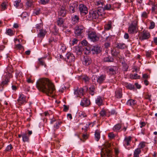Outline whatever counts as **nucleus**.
<instances>
[{
  "label": "nucleus",
  "mask_w": 157,
  "mask_h": 157,
  "mask_svg": "<svg viewBox=\"0 0 157 157\" xmlns=\"http://www.w3.org/2000/svg\"><path fill=\"white\" fill-rule=\"evenodd\" d=\"M36 87L40 91L45 93L50 96H53L52 94L55 90L53 84L50 80L46 78L39 79L36 82Z\"/></svg>",
  "instance_id": "obj_1"
},
{
  "label": "nucleus",
  "mask_w": 157,
  "mask_h": 157,
  "mask_svg": "<svg viewBox=\"0 0 157 157\" xmlns=\"http://www.w3.org/2000/svg\"><path fill=\"white\" fill-rule=\"evenodd\" d=\"M105 12L103 8L97 9L94 11H91L88 15V18L90 19H96L99 17H102L104 15Z\"/></svg>",
  "instance_id": "obj_2"
},
{
  "label": "nucleus",
  "mask_w": 157,
  "mask_h": 157,
  "mask_svg": "<svg viewBox=\"0 0 157 157\" xmlns=\"http://www.w3.org/2000/svg\"><path fill=\"white\" fill-rule=\"evenodd\" d=\"M7 73L5 75L4 77V80L3 81L1 84L4 87L5 86H7L8 83L10 82V79L12 78L13 76L12 73L13 72V69H12L11 67H9L7 69Z\"/></svg>",
  "instance_id": "obj_3"
},
{
  "label": "nucleus",
  "mask_w": 157,
  "mask_h": 157,
  "mask_svg": "<svg viewBox=\"0 0 157 157\" xmlns=\"http://www.w3.org/2000/svg\"><path fill=\"white\" fill-rule=\"evenodd\" d=\"M110 144L109 143H106L104 144L103 147L101 149V157H108L111 155L110 151Z\"/></svg>",
  "instance_id": "obj_4"
},
{
  "label": "nucleus",
  "mask_w": 157,
  "mask_h": 157,
  "mask_svg": "<svg viewBox=\"0 0 157 157\" xmlns=\"http://www.w3.org/2000/svg\"><path fill=\"white\" fill-rule=\"evenodd\" d=\"M138 21L137 19L133 21L129 25L128 32L130 34L136 33L137 32L138 27Z\"/></svg>",
  "instance_id": "obj_5"
},
{
  "label": "nucleus",
  "mask_w": 157,
  "mask_h": 157,
  "mask_svg": "<svg viewBox=\"0 0 157 157\" xmlns=\"http://www.w3.org/2000/svg\"><path fill=\"white\" fill-rule=\"evenodd\" d=\"M75 56L72 54L67 53L66 55H59V58L62 60L66 61L68 62H71L74 61Z\"/></svg>",
  "instance_id": "obj_6"
},
{
  "label": "nucleus",
  "mask_w": 157,
  "mask_h": 157,
  "mask_svg": "<svg viewBox=\"0 0 157 157\" xmlns=\"http://www.w3.org/2000/svg\"><path fill=\"white\" fill-rule=\"evenodd\" d=\"M87 33L88 38L91 40L92 41L94 42L99 40V36L95 32L89 30L87 32Z\"/></svg>",
  "instance_id": "obj_7"
},
{
  "label": "nucleus",
  "mask_w": 157,
  "mask_h": 157,
  "mask_svg": "<svg viewBox=\"0 0 157 157\" xmlns=\"http://www.w3.org/2000/svg\"><path fill=\"white\" fill-rule=\"evenodd\" d=\"M78 8L80 13L82 15H85L88 13L87 7L84 4H80Z\"/></svg>",
  "instance_id": "obj_8"
},
{
  "label": "nucleus",
  "mask_w": 157,
  "mask_h": 157,
  "mask_svg": "<svg viewBox=\"0 0 157 157\" xmlns=\"http://www.w3.org/2000/svg\"><path fill=\"white\" fill-rule=\"evenodd\" d=\"M107 71L110 74H116L118 70V67L116 66H109L107 67Z\"/></svg>",
  "instance_id": "obj_9"
},
{
  "label": "nucleus",
  "mask_w": 157,
  "mask_h": 157,
  "mask_svg": "<svg viewBox=\"0 0 157 157\" xmlns=\"http://www.w3.org/2000/svg\"><path fill=\"white\" fill-rule=\"evenodd\" d=\"M101 49L98 45L94 46L91 48V51L93 54H98L101 51Z\"/></svg>",
  "instance_id": "obj_10"
},
{
  "label": "nucleus",
  "mask_w": 157,
  "mask_h": 157,
  "mask_svg": "<svg viewBox=\"0 0 157 157\" xmlns=\"http://www.w3.org/2000/svg\"><path fill=\"white\" fill-rule=\"evenodd\" d=\"M26 97L22 94H19L17 101L19 105H21L26 102Z\"/></svg>",
  "instance_id": "obj_11"
},
{
  "label": "nucleus",
  "mask_w": 157,
  "mask_h": 157,
  "mask_svg": "<svg viewBox=\"0 0 157 157\" xmlns=\"http://www.w3.org/2000/svg\"><path fill=\"white\" fill-rule=\"evenodd\" d=\"M150 36V34L149 32L147 31L144 30L140 38L142 40H146L149 38Z\"/></svg>",
  "instance_id": "obj_12"
},
{
  "label": "nucleus",
  "mask_w": 157,
  "mask_h": 157,
  "mask_svg": "<svg viewBox=\"0 0 157 157\" xmlns=\"http://www.w3.org/2000/svg\"><path fill=\"white\" fill-rule=\"evenodd\" d=\"M84 27L82 25H79L75 28V33L77 36L80 35L83 31Z\"/></svg>",
  "instance_id": "obj_13"
},
{
  "label": "nucleus",
  "mask_w": 157,
  "mask_h": 157,
  "mask_svg": "<svg viewBox=\"0 0 157 157\" xmlns=\"http://www.w3.org/2000/svg\"><path fill=\"white\" fill-rule=\"evenodd\" d=\"M97 82L99 84L103 83L106 79V75H102L96 77Z\"/></svg>",
  "instance_id": "obj_14"
},
{
  "label": "nucleus",
  "mask_w": 157,
  "mask_h": 157,
  "mask_svg": "<svg viewBox=\"0 0 157 157\" xmlns=\"http://www.w3.org/2000/svg\"><path fill=\"white\" fill-rule=\"evenodd\" d=\"M83 90L82 88H77L75 90L74 94L77 97L80 96L81 95H83Z\"/></svg>",
  "instance_id": "obj_15"
},
{
  "label": "nucleus",
  "mask_w": 157,
  "mask_h": 157,
  "mask_svg": "<svg viewBox=\"0 0 157 157\" xmlns=\"http://www.w3.org/2000/svg\"><path fill=\"white\" fill-rule=\"evenodd\" d=\"M92 62V60L91 59L87 56L84 57V59L83 61V63L85 66H88Z\"/></svg>",
  "instance_id": "obj_16"
},
{
  "label": "nucleus",
  "mask_w": 157,
  "mask_h": 157,
  "mask_svg": "<svg viewBox=\"0 0 157 157\" xmlns=\"http://www.w3.org/2000/svg\"><path fill=\"white\" fill-rule=\"evenodd\" d=\"M78 5L77 3H75L71 4L69 7V11L70 13H74L76 10Z\"/></svg>",
  "instance_id": "obj_17"
},
{
  "label": "nucleus",
  "mask_w": 157,
  "mask_h": 157,
  "mask_svg": "<svg viewBox=\"0 0 157 157\" xmlns=\"http://www.w3.org/2000/svg\"><path fill=\"white\" fill-rule=\"evenodd\" d=\"M66 6L65 5H64V6H62L61 7L60 10L59 11V15L63 17H64L67 13Z\"/></svg>",
  "instance_id": "obj_18"
},
{
  "label": "nucleus",
  "mask_w": 157,
  "mask_h": 157,
  "mask_svg": "<svg viewBox=\"0 0 157 157\" xmlns=\"http://www.w3.org/2000/svg\"><path fill=\"white\" fill-rule=\"evenodd\" d=\"M98 67L96 65L92 64L90 66L89 69L93 73H95L98 71Z\"/></svg>",
  "instance_id": "obj_19"
},
{
  "label": "nucleus",
  "mask_w": 157,
  "mask_h": 157,
  "mask_svg": "<svg viewBox=\"0 0 157 157\" xmlns=\"http://www.w3.org/2000/svg\"><path fill=\"white\" fill-rule=\"evenodd\" d=\"M131 137L129 136L125 137L123 141L124 146L126 147L130 145V143L131 142Z\"/></svg>",
  "instance_id": "obj_20"
},
{
  "label": "nucleus",
  "mask_w": 157,
  "mask_h": 157,
  "mask_svg": "<svg viewBox=\"0 0 157 157\" xmlns=\"http://www.w3.org/2000/svg\"><path fill=\"white\" fill-rule=\"evenodd\" d=\"M90 101L86 98H84L82 101L80 105L82 106H87L90 104Z\"/></svg>",
  "instance_id": "obj_21"
},
{
  "label": "nucleus",
  "mask_w": 157,
  "mask_h": 157,
  "mask_svg": "<svg viewBox=\"0 0 157 157\" xmlns=\"http://www.w3.org/2000/svg\"><path fill=\"white\" fill-rule=\"evenodd\" d=\"M66 48L65 44H61L59 45V52L63 55V53L66 52Z\"/></svg>",
  "instance_id": "obj_22"
},
{
  "label": "nucleus",
  "mask_w": 157,
  "mask_h": 157,
  "mask_svg": "<svg viewBox=\"0 0 157 157\" xmlns=\"http://www.w3.org/2000/svg\"><path fill=\"white\" fill-rule=\"evenodd\" d=\"M112 36L107 34H104L102 36V40L104 41H109L111 39Z\"/></svg>",
  "instance_id": "obj_23"
},
{
  "label": "nucleus",
  "mask_w": 157,
  "mask_h": 157,
  "mask_svg": "<svg viewBox=\"0 0 157 157\" xmlns=\"http://www.w3.org/2000/svg\"><path fill=\"white\" fill-rule=\"evenodd\" d=\"M122 89H118L115 92V96L117 98H121L122 97Z\"/></svg>",
  "instance_id": "obj_24"
},
{
  "label": "nucleus",
  "mask_w": 157,
  "mask_h": 157,
  "mask_svg": "<svg viewBox=\"0 0 157 157\" xmlns=\"http://www.w3.org/2000/svg\"><path fill=\"white\" fill-rule=\"evenodd\" d=\"M100 116L102 117H105L107 116L109 117L110 116V114H108V112L107 110H105L104 109H102L100 112Z\"/></svg>",
  "instance_id": "obj_25"
},
{
  "label": "nucleus",
  "mask_w": 157,
  "mask_h": 157,
  "mask_svg": "<svg viewBox=\"0 0 157 157\" xmlns=\"http://www.w3.org/2000/svg\"><path fill=\"white\" fill-rule=\"evenodd\" d=\"M94 3L95 5L98 6V9L103 8L102 6L104 5V3L102 0H100L99 1H96L94 2Z\"/></svg>",
  "instance_id": "obj_26"
},
{
  "label": "nucleus",
  "mask_w": 157,
  "mask_h": 157,
  "mask_svg": "<svg viewBox=\"0 0 157 157\" xmlns=\"http://www.w3.org/2000/svg\"><path fill=\"white\" fill-rule=\"evenodd\" d=\"M84 49L81 46H76L75 48V52L78 54H81Z\"/></svg>",
  "instance_id": "obj_27"
},
{
  "label": "nucleus",
  "mask_w": 157,
  "mask_h": 157,
  "mask_svg": "<svg viewBox=\"0 0 157 157\" xmlns=\"http://www.w3.org/2000/svg\"><path fill=\"white\" fill-rule=\"evenodd\" d=\"M141 151L140 148H137L135 150L134 152V157H139V155L141 153Z\"/></svg>",
  "instance_id": "obj_28"
},
{
  "label": "nucleus",
  "mask_w": 157,
  "mask_h": 157,
  "mask_svg": "<svg viewBox=\"0 0 157 157\" xmlns=\"http://www.w3.org/2000/svg\"><path fill=\"white\" fill-rule=\"evenodd\" d=\"M121 125L120 124H117L115 125L113 128V130L115 132H118L121 129Z\"/></svg>",
  "instance_id": "obj_29"
},
{
  "label": "nucleus",
  "mask_w": 157,
  "mask_h": 157,
  "mask_svg": "<svg viewBox=\"0 0 157 157\" xmlns=\"http://www.w3.org/2000/svg\"><path fill=\"white\" fill-rule=\"evenodd\" d=\"M15 74L16 78L18 80H20L22 79L23 76L21 72L17 71Z\"/></svg>",
  "instance_id": "obj_30"
},
{
  "label": "nucleus",
  "mask_w": 157,
  "mask_h": 157,
  "mask_svg": "<svg viewBox=\"0 0 157 157\" xmlns=\"http://www.w3.org/2000/svg\"><path fill=\"white\" fill-rule=\"evenodd\" d=\"M102 100L101 97L98 96L95 100L96 103L99 106L101 105L102 103Z\"/></svg>",
  "instance_id": "obj_31"
},
{
  "label": "nucleus",
  "mask_w": 157,
  "mask_h": 157,
  "mask_svg": "<svg viewBox=\"0 0 157 157\" xmlns=\"http://www.w3.org/2000/svg\"><path fill=\"white\" fill-rule=\"evenodd\" d=\"M126 45L123 43H118L117 44L116 47L117 48L120 49H124L126 48Z\"/></svg>",
  "instance_id": "obj_32"
},
{
  "label": "nucleus",
  "mask_w": 157,
  "mask_h": 157,
  "mask_svg": "<svg viewBox=\"0 0 157 157\" xmlns=\"http://www.w3.org/2000/svg\"><path fill=\"white\" fill-rule=\"evenodd\" d=\"M136 103V100L132 99L128 100L127 102V105L131 106H132L134 105Z\"/></svg>",
  "instance_id": "obj_33"
},
{
  "label": "nucleus",
  "mask_w": 157,
  "mask_h": 157,
  "mask_svg": "<svg viewBox=\"0 0 157 157\" xmlns=\"http://www.w3.org/2000/svg\"><path fill=\"white\" fill-rule=\"evenodd\" d=\"M100 131L99 130H97L95 132V137L97 141H98L100 137Z\"/></svg>",
  "instance_id": "obj_34"
},
{
  "label": "nucleus",
  "mask_w": 157,
  "mask_h": 157,
  "mask_svg": "<svg viewBox=\"0 0 157 157\" xmlns=\"http://www.w3.org/2000/svg\"><path fill=\"white\" fill-rule=\"evenodd\" d=\"M79 17L77 15H75L72 17V22L73 24H75L78 22L79 20Z\"/></svg>",
  "instance_id": "obj_35"
},
{
  "label": "nucleus",
  "mask_w": 157,
  "mask_h": 157,
  "mask_svg": "<svg viewBox=\"0 0 157 157\" xmlns=\"http://www.w3.org/2000/svg\"><path fill=\"white\" fill-rule=\"evenodd\" d=\"M112 22L110 21H109L105 25V29L108 30L111 28Z\"/></svg>",
  "instance_id": "obj_36"
},
{
  "label": "nucleus",
  "mask_w": 157,
  "mask_h": 157,
  "mask_svg": "<svg viewBox=\"0 0 157 157\" xmlns=\"http://www.w3.org/2000/svg\"><path fill=\"white\" fill-rule=\"evenodd\" d=\"M22 140L24 142H28L29 140V136L26 133H24L22 134Z\"/></svg>",
  "instance_id": "obj_37"
},
{
  "label": "nucleus",
  "mask_w": 157,
  "mask_h": 157,
  "mask_svg": "<svg viewBox=\"0 0 157 157\" xmlns=\"http://www.w3.org/2000/svg\"><path fill=\"white\" fill-rule=\"evenodd\" d=\"M15 31L11 29H8L6 30V33L8 35L12 36L14 34Z\"/></svg>",
  "instance_id": "obj_38"
},
{
  "label": "nucleus",
  "mask_w": 157,
  "mask_h": 157,
  "mask_svg": "<svg viewBox=\"0 0 157 157\" xmlns=\"http://www.w3.org/2000/svg\"><path fill=\"white\" fill-rule=\"evenodd\" d=\"M125 86L127 88L130 90H132L134 89V86L130 83H126L125 84Z\"/></svg>",
  "instance_id": "obj_39"
},
{
  "label": "nucleus",
  "mask_w": 157,
  "mask_h": 157,
  "mask_svg": "<svg viewBox=\"0 0 157 157\" xmlns=\"http://www.w3.org/2000/svg\"><path fill=\"white\" fill-rule=\"evenodd\" d=\"M113 60L114 59L113 58L109 56L105 57L104 59V61L106 62H113Z\"/></svg>",
  "instance_id": "obj_40"
},
{
  "label": "nucleus",
  "mask_w": 157,
  "mask_h": 157,
  "mask_svg": "<svg viewBox=\"0 0 157 157\" xmlns=\"http://www.w3.org/2000/svg\"><path fill=\"white\" fill-rule=\"evenodd\" d=\"M45 32L44 31L43 29H41L40 30V32L38 33V36L40 37H43L45 35Z\"/></svg>",
  "instance_id": "obj_41"
},
{
  "label": "nucleus",
  "mask_w": 157,
  "mask_h": 157,
  "mask_svg": "<svg viewBox=\"0 0 157 157\" xmlns=\"http://www.w3.org/2000/svg\"><path fill=\"white\" fill-rule=\"evenodd\" d=\"M130 77L132 79H139L140 78V76L138 75L137 74H131L130 75Z\"/></svg>",
  "instance_id": "obj_42"
},
{
  "label": "nucleus",
  "mask_w": 157,
  "mask_h": 157,
  "mask_svg": "<svg viewBox=\"0 0 157 157\" xmlns=\"http://www.w3.org/2000/svg\"><path fill=\"white\" fill-rule=\"evenodd\" d=\"M103 8L104 9H104L107 10H109L111 9H112V7L111 5L110 4H107L105 6L104 8Z\"/></svg>",
  "instance_id": "obj_43"
},
{
  "label": "nucleus",
  "mask_w": 157,
  "mask_h": 157,
  "mask_svg": "<svg viewBox=\"0 0 157 157\" xmlns=\"http://www.w3.org/2000/svg\"><path fill=\"white\" fill-rule=\"evenodd\" d=\"M121 5V4L120 3L116 2L112 6V9H113L114 8H119Z\"/></svg>",
  "instance_id": "obj_44"
},
{
  "label": "nucleus",
  "mask_w": 157,
  "mask_h": 157,
  "mask_svg": "<svg viewBox=\"0 0 157 157\" xmlns=\"http://www.w3.org/2000/svg\"><path fill=\"white\" fill-rule=\"evenodd\" d=\"M78 114L79 116L81 118L85 117H87L86 114L83 112L80 111L78 113Z\"/></svg>",
  "instance_id": "obj_45"
},
{
  "label": "nucleus",
  "mask_w": 157,
  "mask_h": 157,
  "mask_svg": "<svg viewBox=\"0 0 157 157\" xmlns=\"http://www.w3.org/2000/svg\"><path fill=\"white\" fill-rule=\"evenodd\" d=\"M82 79L86 83H87L89 82L90 78L87 76H85L82 78Z\"/></svg>",
  "instance_id": "obj_46"
},
{
  "label": "nucleus",
  "mask_w": 157,
  "mask_h": 157,
  "mask_svg": "<svg viewBox=\"0 0 157 157\" xmlns=\"http://www.w3.org/2000/svg\"><path fill=\"white\" fill-rule=\"evenodd\" d=\"M40 13V10L39 8H37L34 10L33 12V13L36 15H38Z\"/></svg>",
  "instance_id": "obj_47"
},
{
  "label": "nucleus",
  "mask_w": 157,
  "mask_h": 157,
  "mask_svg": "<svg viewBox=\"0 0 157 157\" xmlns=\"http://www.w3.org/2000/svg\"><path fill=\"white\" fill-rule=\"evenodd\" d=\"M153 54V52L151 51L146 52V56L147 58L150 57Z\"/></svg>",
  "instance_id": "obj_48"
},
{
  "label": "nucleus",
  "mask_w": 157,
  "mask_h": 157,
  "mask_svg": "<svg viewBox=\"0 0 157 157\" xmlns=\"http://www.w3.org/2000/svg\"><path fill=\"white\" fill-rule=\"evenodd\" d=\"M53 32L55 35H57L58 34V29L55 25L54 26Z\"/></svg>",
  "instance_id": "obj_49"
},
{
  "label": "nucleus",
  "mask_w": 157,
  "mask_h": 157,
  "mask_svg": "<svg viewBox=\"0 0 157 157\" xmlns=\"http://www.w3.org/2000/svg\"><path fill=\"white\" fill-rule=\"evenodd\" d=\"M63 20L62 18H59V26L60 27H66V26H64V25L63 24Z\"/></svg>",
  "instance_id": "obj_50"
},
{
  "label": "nucleus",
  "mask_w": 157,
  "mask_h": 157,
  "mask_svg": "<svg viewBox=\"0 0 157 157\" xmlns=\"http://www.w3.org/2000/svg\"><path fill=\"white\" fill-rule=\"evenodd\" d=\"M21 2V0H17L15 1L14 3V6L16 7H17L19 6V3Z\"/></svg>",
  "instance_id": "obj_51"
},
{
  "label": "nucleus",
  "mask_w": 157,
  "mask_h": 157,
  "mask_svg": "<svg viewBox=\"0 0 157 157\" xmlns=\"http://www.w3.org/2000/svg\"><path fill=\"white\" fill-rule=\"evenodd\" d=\"M39 61L40 64L42 66L44 65L45 67L46 66V65L45 64L44 61L42 59V58L39 59Z\"/></svg>",
  "instance_id": "obj_52"
},
{
  "label": "nucleus",
  "mask_w": 157,
  "mask_h": 157,
  "mask_svg": "<svg viewBox=\"0 0 157 157\" xmlns=\"http://www.w3.org/2000/svg\"><path fill=\"white\" fill-rule=\"evenodd\" d=\"M108 136L110 139H113L115 137V136L113 132H110L108 134Z\"/></svg>",
  "instance_id": "obj_53"
},
{
  "label": "nucleus",
  "mask_w": 157,
  "mask_h": 157,
  "mask_svg": "<svg viewBox=\"0 0 157 157\" xmlns=\"http://www.w3.org/2000/svg\"><path fill=\"white\" fill-rule=\"evenodd\" d=\"M145 146V143L144 142H141L139 144V148L140 149L144 147Z\"/></svg>",
  "instance_id": "obj_54"
},
{
  "label": "nucleus",
  "mask_w": 157,
  "mask_h": 157,
  "mask_svg": "<svg viewBox=\"0 0 157 157\" xmlns=\"http://www.w3.org/2000/svg\"><path fill=\"white\" fill-rule=\"evenodd\" d=\"M141 17L143 18H147L148 17V13L146 12H144L142 13Z\"/></svg>",
  "instance_id": "obj_55"
},
{
  "label": "nucleus",
  "mask_w": 157,
  "mask_h": 157,
  "mask_svg": "<svg viewBox=\"0 0 157 157\" xmlns=\"http://www.w3.org/2000/svg\"><path fill=\"white\" fill-rule=\"evenodd\" d=\"M50 0H40V2L41 4L43 5L47 3Z\"/></svg>",
  "instance_id": "obj_56"
},
{
  "label": "nucleus",
  "mask_w": 157,
  "mask_h": 157,
  "mask_svg": "<svg viewBox=\"0 0 157 157\" xmlns=\"http://www.w3.org/2000/svg\"><path fill=\"white\" fill-rule=\"evenodd\" d=\"M155 26V23L153 21H151L150 22V25L149 27V28L150 29H153Z\"/></svg>",
  "instance_id": "obj_57"
},
{
  "label": "nucleus",
  "mask_w": 157,
  "mask_h": 157,
  "mask_svg": "<svg viewBox=\"0 0 157 157\" xmlns=\"http://www.w3.org/2000/svg\"><path fill=\"white\" fill-rule=\"evenodd\" d=\"M32 2L31 1H28L26 2V5L28 7L32 6Z\"/></svg>",
  "instance_id": "obj_58"
},
{
  "label": "nucleus",
  "mask_w": 157,
  "mask_h": 157,
  "mask_svg": "<svg viewBox=\"0 0 157 157\" xmlns=\"http://www.w3.org/2000/svg\"><path fill=\"white\" fill-rule=\"evenodd\" d=\"M43 26V25L41 23L37 24L36 25V29H40Z\"/></svg>",
  "instance_id": "obj_59"
},
{
  "label": "nucleus",
  "mask_w": 157,
  "mask_h": 157,
  "mask_svg": "<svg viewBox=\"0 0 157 157\" xmlns=\"http://www.w3.org/2000/svg\"><path fill=\"white\" fill-rule=\"evenodd\" d=\"M12 147L11 144L8 145L6 147L5 151H9L12 148Z\"/></svg>",
  "instance_id": "obj_60"
},
{
  "label": "nucleus",
  "mask_w": 157,
  "mask_h": 157,
  "mask_svg": "<svg viewBox=\"0 0 157 157\" xmlns=\"http://www.w3.org/2000/svg\"><path fill=\"white\" fill-rule=\"evenodd\" d=\"M78 41V40H77V39L75 38L72 41V45H73L75 44H77Z\"/></svg>",
  "instance_id": "obj_61"
},
{
  "label": "nucleus",
  "mask_w": 157,
  "mask_h": 157,
  "mask_svg": "<svg viewBox=\"0 0 157 157\" xmlns=\"http://www.w3.org/2000/svg\"><path fill=\"white\" fill-rule=\"evenodd\" d=\"M1 6L2 7V10H4L6 9V4L4 3H3L1 4Z\"/></svg>",
  "instance_id": "obj_62"
},
{
  "label": "nucleus",
  "mask_w": 157,
  "mask_h": 157,
  "mask_svg": "<svg viewBox=\"0 0 157 157\" xmlns=\"http://www.w3.org/2000/svg\"><path fill=\"white\" fill-rule=\"evenodd\" d=\"M15 48L17 49H20L22 48V45L20 44H17L15 45Z\"/></svg>",
  "instance_id": "obj_63"
},
{
  "label": "nucleus",
  "mask_w": 157,
  "mask_h": 157,
  "mask_svg": "<svg viewBox=\"0 0 157 157\" xmlns=\"http://www.w3.org/2000/svg\"><path fill=\"white\" fill-rule=\"evenodd\" d=\"M87 42L86 40H83L81 42L82 44L84 46H86L87 45Z\"/></svg>",
  "instance_id": "obj_64"
}]
</instances>
